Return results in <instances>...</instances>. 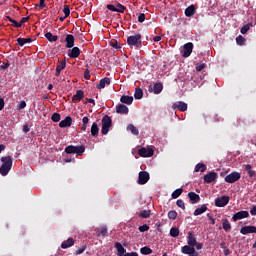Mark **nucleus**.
<instances>
[{
    "label": "nucleus",
    "mask_w": 256,
    "mask_h": 256,
    "mask_svg": "<svg viewBox=\"0 0 256 256\" xmlns=\"http://www.w3.org/2000/svg\"><path fill=\"white\" fill-rule=\"evenodd\" d=\"M0 161L2 162L0 175H2V177H7V175H9V171H11V167H13V158L11 156H4Z\"/></svg>",
    "instance_id": "nucleus-1"
},
{
    "label": "nucleus",
    "mask_w": 256,
    "mask_h": 256,
    "mask_svg": "<svg viewBox=\"0 0 256 256\" xmlns=\"http://www.w3.org/2000/svg\"><path fill=\"white\" fill-rule=\"evenodd\" d=\"M65 153H67L68 155H78V157H81L83 155V153H85V147L83 145L81 146H73V145H69L65 148Z\"/></svg>",
    "instance_id": "nucleus-2"
},
{
    "label": "nucleus",
    "mask_w": 256,
    "mask_h": 256,
    "mask_svg": "<svg viewBox=\"0 0 256 256\" xmlns=\"http://www.w3.org/2000/svg\"><path fill=\"white\" fill-rule=\"evenodd\" d=\"M112 126H113V120L108 115H105L102 118V129H101L102 135H107V133H109V129H111Z\"/></svg>",
    "instance_id": "nucleus-3"
},
{
    "label": "nucleus",
    "mask_w": 256,
    "mask_h": 256,
    "mask_svg": "<svg viewBox=\"0 0 256 256\" xmlns=\"http://www.w3.org/2000/svg\"><path fill=\"white\" fill-rule=\"evenodd\" d=\"M141 34H135L127 38V45L129 47H140L141 45Z\"/></svg>",
    "instance_id": "nucleus-4"
},
{
    "label": "nucleus",
    "mask_w": 256,
    "mask_h": 256,
    "mask_svg": "<svg viewBox=\"0 0 256 256\" xmlns=\"http://www.w3.org/2000/svg\"><path fill=\"white\" fill-rule=\"evenodd\" d=\"M181 253L188 256H199V252L195 250V246L185 245L181 248Z\"/></svg>",
    "instance_id": "nucleus-5"
},
{
    "label": "nucleus",
    "mask_w": 256,
    "mask_h": 256,
    "mask_svg": "<svg viewBox=\"0 0 256 256\" xmlns=\"http://www.w3.org/2000/svg\"><path fill=\"white\" fill-rule=\"evenodd\" d=\"M149 179H151V176L149 175V172L147 171H140L138 174V185H145L149 182Z\"/></svg>",
    "instance_id": "nucleus-6"
},
{
    "label": "nucleus",
    "mask_w": 256,
    "mask_h": 256,
    "mask_svg": "<svg viewBox=\"0 0 256 256\" xmlns=\"http://www.w3.org/2000/svg\"><path fill=\"white\" fill-rule=\"evenodd\" d=\"M239 179H241V173L239 172H231L230 174H228L224 180L226 181V183H237V181H239Z\"/></svg>",
    "instance_id": "nucleus-7"
},
{
    "label": "nucleus",
    "mask_w": 256,
    "mask_h": 256,
    "mask_svg": "<svg viewBox=\"0 0 256 256\" xmlns=\"http://www.w3.org/2000/svg\"><path fill=\"white\" fill-rule=\"evenodd\" d=\"M229 201H231V198H229V196H222L216 198L214 203L216 207H226V205H229Z\"/></svg>",
    "instance_id": "nucleus-8"
},
{
    "label": "nucleus",
    "mask_w": 256,
    "mask_h": 256,
    "mask_svg": "<svg viewBox=\"0 0 256 256\" xmlns=\"http://www.w3.org/2000/svg\"><path fill=\"white\" fill-rule=\"evenodd\" d=\"M154 153L155 150H153V148L142 147L138 150V155L140 157H153Z\"/></svg>",
    "instance_id": "nucleus-9"
},
{
    "label": "nucleus",
    "mask_w": 256,
    "mask_h": 256,
    "mask_svg": "<svg viewBox=\"0 0 256 256\" xmlns=\"http://www.w3.org/2000/svg\"><path fill=\"white\" fill-rule=\"evenodd\" d=\"M191 53H193V43L188 42L183 46L182 57H191Z\"/></svg>",
    "instance_id": "nucleus-10"
},
{
    "label": "nucleus",
    "mask_w": 256,
    "mask_h": 256,
    "mask_svg": "<svg viewBox=\"0 0 256 256\" xmlns=\"http://www.w3.org/2000/svg\"><path fill=\"white\" fill-rule=\"evenodd\" d=\"M247 217H249V211L247 210H241L237 213H235L233 216H232V220L234 222H237L241 219H247Z\"/></svg>",
    "instance_id": "nucleus-11"
},
{
    "label": "nucleus",
    "mask_w": 256,
    "mask_h": 256,
    "mask_svg": "<svg viewBox=\"0 0 256 256\" xmlns=\"http://www.w3.org/2000/svg\"><path fill=\"white\" fill-rule=\"evenodd\" d=\"M217 172H209L208 174L204 175V183H213V181H217Z\"/></svg>",
    "instance_id": "nucleus-12"
},
{
    "label": "nucleus",
    "mask_w": 256,
    "mask_h": 256,
    "mask_svg": "<svg viewBox=\"0 0 256 256\" xmlns=\"http://www.w3.org/2000/svg\"><path fill=\"white\" fill-rule=\"evenodd\" d=\"M172 109L175 110H178V111H182V112H185L187 111V103L183 102V101H178V102H175L173 105H172Z\"/></svg>",
    "instance_id": "nucleus-13"
},
{
    "label": "nucleus",
    "mask_w": 256,
    "mask_h": 256,
    "mask_svg": "<svg viewBox=\"0 0 256 256\" xmlns=\"http://www.w3.org/2000/svg\"><path fill=\"white\" fill-rule=\"evenodd\" d=\"M79 55H81V49H79V47H73L68 50V57H70V59H77Z\"/></svg>",
    "instance_id": "nucleus-14"
},
{
    "label": "nucleus",
    "mask_w": 256,
    "mask_h": 256,
    "mask_svg": "<svg viewBox=\"0 0 256 256\" xmlns=\"http://www.w3.org/2000/svg\"><path fill=\"white\" fill-rule=\"evenodd\" d=\"M107 85H111V78L105 77L102 78L99 83L96 85V89H105V87H107Z\"/></svg>",
    "instance_id": "nucleus-15"
},
{
    "label": "nucleus",
    "mask_w": 256,
    "mask_h": 256,
    "mask_svg": "<svg viewBox=\"0 0 256 256\" xmlns=\"http://www.w3.org/2000/svg\"><path fill=\"white\" fill-rule=\"evenodd\" d=\"M66 43V49H72V47H75V36L72 34H68L65 39Z\"/></svg>",
    "instance_id": "nucleus-16"
},
{
    "label": "nucleus",
    "mask_w": 256,
    "mask_h": 256,
    "mask_svg": "<svg viewBox=\"0 0 256 256\" xmlns=\"http://www.w3.org/2000/svg\"><path fill=\"white\" fill-rule=\"evenodd\" d=\"M241 235H249V233H256V226H244L240 229Z\"/></svg>",
    "instance_id": "nucleus-17"
},
{
    "label": "nucleus",
    "mask_w": 256,
    "mask_h": 256,
    "mask_svg": "<svg viewBox=\"0 0 256 256\" xmlns=\"http://www.w3.org/2000/svg\"><path fill=\"white\" fill-rule=\"evenodd\" d=\"M73 124V118L71 116H67L64 120L60 121L59 127L65 129V127H71Z\"/></svg>",
    "instance_id": "nucleus-18"
},
{
    "label": "nucleus",
    "mask_w": 256,
    "mask_h": 256,
    "mask_svg": "<svg viewBox=\"0 0 256 256\" xmlns=\"http://www.w3.org/2000/svg\"><path fill=\"white\" fill-rule=\"evenodd\" d=\"M65 67H67V61L65 60H63L62 62L58 61V64L56 66L55 77H59V75H61V72L63 71V69H65Z\"/></svg>",
    "instance_id": "nucleus-19"
},
{
    "label": "nucleus",
    "mask_w": 256,
    "mask_h": 256,
    "mask_svg": "<svg viewBox=\"0 0 256 256\" xmlns=\"http://www.w3.org/2000/svg\"><path fill=\"white\" fill-rule=\"evenodd\" d=\"M116 113L127 115V113H129V108L125 104H118L116 106Z\"/></svg>",
    "instance_id": "nucleus-20"
},
{
    "label": "nucleus",
    "mask_w": 256,
    "mask_h": 256,
    "mask_svg": "<svg viewBox=\"0 0 256 256\" xmlns=\"http://www.w3.org/2000/svg\"><path fill=\"white\" fill-rule=\"evenodd\" d=\"M188 197H189L191 203H193V204L199 203V201H201V196H199V194H197L195 192H189Z\"/></svg>",
    "instance_id": "nucleus-21"
},
{
    "label": "nucleus",
    "mask_w": 256,
    "mask_h": 256,
    "mask_svg": "<svg viewBox=\"0 0 256 256\" xmlns=\"http://www.w3.org/2000/svg\"><path fill=\"white\" fill-rule=\"evenodd\" d=\"M85 99V93L83 90H77L76 94L72 96V101H83Z\"/></svg>",
    "instance_id": "nucleus-22"
},
{
    "label": "nucleus",
    "mask_w": 256,
    "mask_h": 256,
    "mask_svg": "<svg viewBox=\"0 0 256 256\" xmlns=\"http://www.w3.org/2000/svg\"><path fill=\"white\" fill-rule=\"evenodd\" d=\"M75 245V240L73 238H68L61 244V249H69V247H73Z\"/></svg>",
    "instance_id": "nucleus-23"
},
{
    "label": "nucleus",
    "mask_w": 256,
    "mask_h": 256,
    "mask_svg": "<svg viewBox=\"0 0 256 256\" xmlns=\"http://www.w3.org/2000/svg\"><path fill=\"white\" fill-rule=\"evenodd\" d=\"M188 245L191 247H195L197 245V238H195V235H193V232L188 233V240H187Z\"/></svg>",
    "instance_id": "nucleus-24"
},
{
    "label": "nucleus",
    "mask_w": 256,
    "mask_h": 256,
    "mask_svg": "<svg viewBox=\"0 0 256 256\" xmlns=\"http://www.w3.org/2000/svg\"><path fill=\"white\" fill-rule=\"evenodd\" d=\"M222 229H224L226 233L231 232V222H229L227 218L222 219Z\"/></svg>",
    "instance_id": "nucleus-25"
},
{
    "label": "nucleus",
    "mask_w": 256,
    "mask_h": 256,
    "mask_svg": "<svg viewBox=\"0 0 256 256\" xmlns=\"http://www.w3.org/2000/svg\"><path fill=\"white\" fill-rule=\"evenodd\" d=\"M115 248H116L119 256H123L127 252L125 247H123V245L120 242L115 243Z\"/></svg>",
    "instance_id": "nucleus-26"
},
{
    "label": "nucleus",
    "mask_w": 256,
    "mask_h": 256,
    "mask_svg": "<svg viewBox=\"0 0 256 256\" xmlns=\"http://www.w3.org/2000/svg\"><path fill=\"white\" fill-rule=\"evenodd\" d=\"M121 103H124V105H131L133 103V96H127L123 95L120 98Z\"/></svg>",
    "instance_id": "nucleus-27"
},
{
    "label": "nucleus",
    "mask_w": 256,
    "mask_h": 256,
    "mask_svg": "<svg viewBox=\"0 0 256 256\" xmlns=\"http://www.w3.org/2000/svg\"><path fill=\"white\" fill-rule=\"evenodd\" d=\"M44 36L47 39V41H50V43H55V41L59 40V36L53 35V33L51 32H47Z\"/></svg>",
    "instance_id": "nucleus-28"
},
{
    "label": "nucleus",
    "mask_w": 256,
    "mask_h": 256,
    "mask_svg": "<svg viewBox=\"0 0 256 256\" xmlns=\"http://www.w3.org/2000/svg\"><path fill=\"white\" fill-rule=\"evenodd\" d=\"M209 208H207V204H203L200 208H197L194 211V216L197 217L198 215H203L205 211H207Z\"/></svg>",
    "instance_id": "nucleus-29"
},
{
    "label": "nucleus",
    "mask_w": 256,
    "mask_h": 256,
    "mask_svg": "<svg viewBox=\"0 0 256 256\" xmlns=\"http://www.w3.org/2000/svg\"><path fill=\"white\" fill-rule=\"evenodd\" d=\"M90 133L92 137H97L99 135V126L97 125V122L92 124Z\"/></svg>",
    "instance_id": "nucleus-30"
},
{
    "label": "nucleus",
    "mask_w": 256,
    "mask_h": 256,
    "mask_svg": "<svg viewBox=\"0 0 256 256\" xmlns=\"http://www.w3.org/2000/svg\"><path fill=\"white\" fill-rule=\"evenodd\" d=\"M186 17H193L195 15V5H190L185 9Z\"/></svg>",
    "instance_id": "nucleus-31"
},
{
    "label": "nucleus",
    "mask_w": 256,
    "mask_h": 256,
    "mask_svg": "<svg viewBox=\"0 0 256 256\" xmlns=\"http://www.w3.org/2000/svg\"><path fill=\"white\" fill-rule=\"evenodd\" d=\"M161 91H163V83H161V82L155 83L154 87H153V93L155 95H159V93H161Z\"/></svg>",
    "instance_id": "nucleus-32"
},
{
    "label": "nucleus",
    "mask_w": 256,
    "mask_h": 256,
    "mask_svg": "<svg viewBox=\"0 0 256 256\" xmlns=\"http://www.w3.org/2000/svg\"><path fill=\"white\" fill-rule=\"evenodd\" d=\"M194 171L196 173H199V171L201 173H205V171H207V165L203 164V163H198L196 166H195V169Z\"/></svg>",
    "instance_id": "nucleus-33"
},
{
    "label": "nucleus",
    "mask_w": 256,
    "mask_h": 256,
    "mask_svg": "<svg viewBox=\"0 0 256 256\" xmlns=\"http://www.w3.org/2000/svg\"><path fill=\"white\" fill-rule=\"evenodd\" d=\"M138 217H140L141 219H149V217H151V210L140 211Z\"/></svg>",
    "instance_id": "nucleus-34"
},
{
    "label": "nucleus",
    "mask_w": 256,
    "mask_h": 256,
    "mask_svg": "<svg viewBox=\"0 0 256 256\" xmlns=\"http://www.w3.org/2000/svg\"><path fill=\"white\" fill-rule=\"evenodd\" d=\"M17 43H18V45H20V47H23V45H25L26 43H33V39H31V38H18Z\"/></svg>",
    "instance_id": "nucleus-35"
},
{
    "label": "nucleus",
    "mask_w": 256,
    "mask_h": 256,
    "mask_svg": "<svg viewBox=\"0 0 256 256\" xmlns=\"http://www.w3.org/2000/svg\"><path fill=\"white\" fill-rule=\"evenodd\" d=\"M97 237H105L107 235V226H101L99 230L96 231Z\"/></svg>",
    "instance_id": "nucleus-36"
},
{
    "label": "nucleus",
    "mask_w": 256,
    "mask_h": 256,
    "mask_svg": "<svg viewBox=\"0 0 256 256\" xmlns=\"http://www.w3.org/2000/svg\"><path fill=\"white\" fill-rule=\"evenodd\" d=\"M127 130H128V131H131V134H132V135H139V130H138L137 127H135V125H133V124H129V125L127 126Z\"/></svg>",
    "instance_id": "nucleus-37"
},
{
    "label": "nucleus",
    "mask_w": 256,
    "mask_h": 256,
    "mask_svg": "<svg viewBox=\"0 0 256 256\" xmlns=\"http://www.w3.org/2000/svg\"><path fill=\"white\" fill-rule=\"evenodd\" d=\"M135 99H143V89L141 88H136L135 93H134Z\"/></svg>",
    "instance_id": "nucleus-38"
},
{
    "label": "nucleus",
    "mask_w": 256,
    "mask_h": 256,
    "mask_svg": "<svg viewBox=\"0 0 256 256\" xmlns=\"http://www.w3.org/2000/svg\"><path fill=\"white\" fill-rule=\"evenodd\" d=\"M183 193V188L176 189L172 192V199H178V197H181Z\"/></svg>",
    "instance_id": "nucleus-39"
},
{
    "label": "nucleus",
    "mask_w": 256,
    "mask_h": 256,
    "mask_svg": "<svg viewBox=\"0 0 256 256\" xmlns=\"http://www.w3.org/2000/svg\"><path fill=\"white\" fill-rule=\"evenodd\" d=\"M140 253L142 255H151V253H153V250L147 246H144L140 249Z\"/></svg>",
    "instance_id": "nucleus-40"
},
{
    "label": "nucleus",
    "mask_w": 256,
    "mask_h": 256,
    "mask_svg": "<svg viewBox=\"0 0 256 256\" xmlns=\"http://www.w3.org/2000/svg\"><path fill=\"white\" fill-rule=\"evenodd\" d=\"M252 26L253 25L251 23H248V24L244 25L241 28L240 33H242V35H245L249 31V29H251Z\"/></svg>",
    "instance_id": "nucleus-41"
},
{
    "label": "nucleus",
    "mask_w": 256,
    "mask_h": 256,
    "mask_svg": "<svg viewBox=\"0 0 256 256\" xmlns=\"http://www.w3.org/2000/svg\"><path fill=\"white\" fill-rule=\"evenodd\" d=\"M51 119L54 123H59V121H61V114L59 113H54L52 116H51Z\"/></svg>",
    "instance_id": "nucleus-42"
},
{
    "label": "nucleus",
    "mask_w": 256,
    "mask_h": 256,
    "mask_svg": "<svg viewBox=\"0 0 256 256\" xmlns=\"http://www.w3.org/2000/svg\"><path fill=\"white\" fill-rule=\"evenodd\" d=\"M170 235L172 236V237H177L178 235H179V228H177V227H172L171 229H170Z\"/></svg>",
    "instance_id": "nucleus-43"
},
{
    "label": "nucleus",
    "mask_w": 256,
    "mask_h": 256,
    "mask_svg": "<svg viewBox=\"0 0 256 256\" xmlns=\"http://www.w3.org/2000/svg\"><path fill=\"white\" fill-rule=\"evenodd\" d=\"M63 13L65 17H69V15H71V8H69V5H64Z\"/></svg>",
    "instance_id": "nucleus-44"
},
{
    "label": "nucleus",
    "mask_w": 256,
    "mask_h": 256,
    "mask_svg": "<svg viewBox=\"0 0 256 256\" xmlns=\"http://www.w3.org/2000/svg\"><path fill=\"white\" fill-rule=\"evenodd\" d=\"M236 43L237 45H245V37L239 35L238 37H236Z\"/></svg>",
    "instance_id": "nucleus-45"
},
{
    "label": "nucleus",
    "mask_w": 256,
    "mask_h": 256,
    "mask_svg": "<svg viewBox=\"0 0 256 256\" xmlns=\"http://www.w3.org/2000/svg\"><path fill=\"white\" fill-rule=\"evenodd\" d=\"M168 218L173 219V220L177 219V211H175V210H170V211L168 212Z\"/></svg>",
    "instance_id": "nucleus-46"
},
{
    "label": "nucleus",
    "mask_w": 256,
    "mask_h": 256,
    "mask_svg": "<svg viewBox=\"0 0 256 256\" xmlns=\"http://www.w3.org/2000/svg\"><path fill=\"white\" fill-rule=\"evenodd\" d=\"M110 45L113 47V49H117V50L121 49V45H119L117 40L110 41Z\"/></svg>",
    "instance_id": "nucleus-47"
},
{
    "label": "nucleus",
    "mask_w": 256,
    "mask_h": 256,
    "mask_svg": "<svg viewBox=\"0 0 256 256\" xmlns=\"http://www.w3.org/2000/svg\"><path fill=\"white\" fill-rule=\"evenodd\" d=\"M176 205L177 207H180V209H183V211H185V202L182 199H178L176 201Z\"/></svg>",
    "instance_id": "nucleus-48"
},
{
    "label": "nucleus",
    "mask_w": 256,
    "mask_h": 256,
    "mask_svg": "<svg viewBox=\"0 0 256 256\" xmlns=\"http://www.w3.org/2000/svg\"><path fill=\"white\" fill-rule=\"evenodd\" d=\"M116 9H117V13H124L126 8H125V6H123V4L118 3L116 5Z\"/></svg>",
    "instance_id": "nucleus-49"
},
{
    "label": "nucleus",
    "mask_w": 256,
    "mask_h": 256,
    "mask_svg": "<svg viewBox=\"0 0 256 256\" xmlns=\"http://www.w3.org/2000/svg\"><path fill=\"white\" fill-rule=\"evenodd\" d=\"M138 230L140 233H145V231H149V225L143 224L142 226H139Z\"/></svg>",
    "instance_id": "nucleus-50"
},
{
    "label": "nucleus",
    "mask_w": 256,
    "mask_h": 256,
    "mask_svg": "<svg viewBox=\"0 0 256 256\" xmlns=\"http://www.w3.org/2000/svg\"><path fill=\"white\" fill-rule=\"evenodd\" d=\"M87 249V246L84 245L81 248H79L78 250H76V255H81L83 253H85V250Z\"/></svg>",
    "instance_id": "nucleus-51"
},
{
    "label": "nucleus",
    "mask_w": 256,
    "mask_h": 256,
    "mask_svg": "<svg viewBox=\"0 0 256 256\" xmlns=\"http://www.w3.org/2000/svg\"><path fill=\"white\" fill-rule=\"evenodd\" d=\"M84 79H86L87 81H89V79H91V71H89V69H86L84 71Z\"/></svg>",
    "instance_id": "nucleus-52"
},
{
    "label": "nucleus",
    "mask_w": 256,
    "mask_h": 256,
    "mask_svg": "<svg viewBox=\"0 0 256 256\" xmlns=\"http://www.w3.org/2000/svg\"><path fill=\"white\" fill-rule=\"evenodd\" d=\"M9 67H11V63H9V61L7 63H3L2 65H0V69H2L3 71L9 69Z\"/></svg>",
    "instance_id": "nucleus-53"
},
{
    "label": "nucleus",
    "mask_w": 256,
    "mask_h": 256,
    "mask_svg": "<svg viewBox=\"0 0 256 256\" xmlns=\"http://www.w3.org/2000/svg\"><path fill=\"white\" fill-rule=\"evenodd\" d=\"M205 67H207V65H205V63L197 64L196 71H203V69H205Z\"/></svg>",
    "instance_id": "nucleus-54"
},
{
    "label": "nucleus",
    "mask_w": 256,
    "mask_h": 256,
    "mask_svg": "<svg viewBox=\"0 0 256 256\" xmlns=\"http://www.w3.org/2000/svg\"><path fill=\"white\" fill-rule=\"evenodd\" d=\"M106 8H107L109 11H114V12L117 13V7H115V5H113V4H108V5L106 6Z\"/></svg>",
    "instance_id": "nucleus-55"
},
{
    "label": "nucleus",
    "mask_w": 256,
    "mask_h": 256,
    "mask_svg": "<svg viewBox=\"0 0 256 256\" xmlns=\"http://www.w3.org/2000/svg\"><path fill=\"white\" fill-rule=\"evenodd\" d=\"M138 21H139V23H144L145 22V13H140L139 14Z\"/></svg>",
    "instance_id": "nucleus-56"
},
{
    "label": "nucleus",
    "mask_w": 256,
    "mask_h": 256,
    "mask_svg": "<svg viewBox=\"0 0 256 256\" xmlns=\"http://www.w3.org/2000/svg\"><path fill=\"white\" fill-rule=\"evenodd\" d=\"M11 23H12V27H16L17 29L21 27V23L17 22L15 19L12 20Z\"/></svg>",
    "instance_id": "nucleus-57"
},
{
    "label": "nucleus",
    "mask_w": 256,
    "mask_h": 256,
    "mask_svg": "<svg viewBox=\"0 0 256 256\" xmlns=\"http://www.w3.org/2000/svg\"><path fill=\"white\" fill-rule=\"evenodd\" d=\"M25 107H27V102H25V100H22L18 105V109H25Z\"/></svg>",
    "instance_id": "nucleus-58"
},
{
    "label": "nucleus",
    "mask_w": 256,
    "mask_h": 256,
    "mask_svg": "<svg viewBox=\"0 0 256 256\" xmlns=\"http://www.w3.org/2000/svg\"><path fill=\"white\" fill-rule=\"evenodd\" d=\"M39 9H45V0H40L39 4H36Z\"/></svg>",
    "instance_id": "nucleus-59"
},
{
    "label": "nucleus",
    "mask_w": 256,
    "mask_h": 256,
    "mask_svg": "<svg viewBox=\"0 0 256 256\" xmlns=\"http://www.w3.org/2000/svg\"><path fill=\"white\" fill-rule=\"evenodd\" d=\"M29 19H30V17H29V16H27V17H23V18L21 19V21H20V23H21V27H23V23H27V21H29Z\"/></svg>",
    "instance_id": "nucleus-60"
},
{
    "label": "nucleus",
    "mask_w": 256,
    "mask_h": 256,
    "mask_svg": "<svg viewBox=\"0 0 256 256\" xmlns=\"http://www.w3.org/2000/svg\"><path fill=\"white\" fill-rule=\"evenodd\" d=\"M207 217H208L209 221H211L212 225H215V219L212 217V215L208 213Z\"/></svg>",
    "instance_id": "nucleus-61"
},
{
    "label": "nucleus",
    "mask_w": 256,
    "mask_h": 256,
    "mask_svg": "<svg viewBox=\"0 0 256 256\" xmlns=\"http://www.w3.org/2000/svg\"><path fill=\"white\" fill-rule=\"evenodd\" d=\"M124 256H139L137 252L126 253Z\"/></svg>",
    "instance_id": "nucleus-62"
},
{
    "label": "nucleus",
    "mask_w": 256,
    "mask_h": 256,
    "mask_svg": "<svg viewBox=\"0 0 256 256\" xmlns=\"http://www.w3.org/2000/svg\"><path fill=\"white\" fill-rule=\"evenodd\" d=\"M250 214L255 216L256 215V206H253L252 209L250 210Z\"/></svg>",
    "instance_id": "nucleus-63"
},
{
    "label": "nucleus",
    "mask_w": 256,
    "mask_h": 256,
    "mask_svg": "<svg viewBox=\"0 0 256 256\" xmlns=\"http://www.w3.org/2000/svg\"><path fill=\"white\" fill-rule=\"evenodd\" d=\"M247 174L249 175V177H255V171L254 170H249L247 172Z\"/></svg>",
    "instance_id": "nucleus-64"
}]
</instances>
